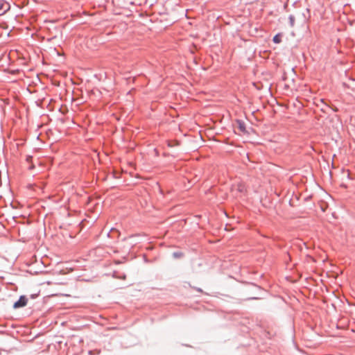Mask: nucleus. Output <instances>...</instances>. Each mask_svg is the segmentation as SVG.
Returning <instances> with one entry per match:
<instances>
[{"instance_id":"nucleus-8","label":"nucleus","mask_w":355,"mask_h":355,"mask_svg":"<svg viewBox=\"0 0 355 355\" xmlns=\"http://www.w3.org/2000/svg\"><path fill=\"white\" fill-rule=\"evenodd\" d=\"M320 101L323 103L325 106H327L324 103L323 99H320Z\"/></svg>"},{"instance_id":"nucleus-1","label":"nucleus","mask_w":355,"mask_h":355,"mask_svg":"<svg viewBox=\"0 0 355 355\" xmlns=\"http://www.w3.org/2000/svg\"><path fill=\"white\" fill-rule=\"evenodd\" d=\"M246 191L245 186L242 182H238L232 185V192L235 197H239Z\"/></svg>"},{"instance_id":"nucleus-3","label":"nucleus","mask_w":355,"mask_h":355,"mask_svg":"<svg viewBox=\"0 0 355 355\" xmlns=\"http://www.w3.org/2000/svg\"><path fill=\"white\" fill-rule=\"evenodd\" d=\"M10 5L8 2L4 0H0V11H3L2 14H4L10 10Z\"/></svg>"},{"instance_id":"nucleus-2","label":"nucleus","mask_w":355,"mask_h":355,"mask_svg":"<svg viewBox=\"0 0 355 355\" xmlns=\"http://www.w3.org/2000/svg\"><path fill=\"white\" fill-rule=\"evenodd\" d=\"M28 299L25 296L22 295L19 298V300L17 302L14 303L13 308L18 309L24 307L26 305Z\"/></svg>"},{"instance_id":"nucleus-5","label":"nucleus","mask_w":355,"mask_h":355,"mask_svg":"<svg viewBox=\"0 0 355 355\" xmlns=\"http://www.w3.org/2000/svg\"><path fill=\"white\" fill-rule=\"evenodd\" d=\"M289 24L291 27H293L295 25V17L292 15L288 17Z\"/></svg>"},{"instance_id":"nucleus-9","label":"nucleus","mask_w":355,"mask_h":355,"mask_svg":"<svg viewBox=\"0 0 355 355\" xmlns=\"http://www.w3.org/2000/svg\"><path fill=\"white\" fill-rule=\"evenodd\" d=\"M30 159H31V157H28L27 161H29Z\"/></svg>"},{"instance_id":"nucleus-6","label":"nucleus","mask_w":355,"mask_h":355,"mask_svg":"<svg viewBox=\"0 0 355 355\" xmlns=\"http://www.w3.org/2000/svg\"><path fill=\"white\" fill-rule=\"evenodd\" d=\"M272 40L276 44L279 43L281 42L280 36L279 35H276L275 36H274Z\"/></svg>"},{"instance_id":"nucleus-4","label":"nucleus","mask_w":355,"mask_h":355,"mask_svg":"<svg viewBox=\"0 0 355 355\" xmlns=\"http://www.w3.org/2000/svg\"><path fill=\"white\" fill-rule=\"evenodd\" d=\"M239 128L240 130L243 132H245V123L241 121H238Z\"/></svg>"},{"instance_id":"nucleus-7","label":"nucleus","mask_w":355,"mask_h":355,"mask_svg":"<svg viewBox=\"0 0 355 355\" xmlns=\"http://www.w3.org/2000/svg\"><path fill=\"white\" fill-rule=\"evenodd\" d=\"M173 256H174L175 257H180V254H179V253H178V252H174V253H173Z\"/></svg>"}]
</instances>
